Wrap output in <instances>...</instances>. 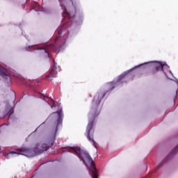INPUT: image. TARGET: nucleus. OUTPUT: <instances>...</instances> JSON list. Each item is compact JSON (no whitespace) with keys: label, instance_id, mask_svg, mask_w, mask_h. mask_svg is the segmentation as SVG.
<instances>
[{"label":"nucleus","instance_id":"1","mask_svg":"<svg viewBox=\"0 0 178 178\" xmlns=\"http://www.w3.org/2000/svg\"><path fill=\"white\" fill-rule=\"evenodd\" d=\"M106 93L99 92L95 95L92 101V106L88 113V123L86 127V136L90 143H95L94 140V123L95 119L99 116L101 111L98 109V105L101 104V101L105 97Z\"/></svg>","mask_w":178,"mask_h":178},{"label":"nucleus","instance_id":"2","mask_svg":"<svg viewBox=\"0 0 178 178\" xmlns=\"http://www.w3.org/2000/svg\"><path fill=\"white\" fill-rule=\"evenodd\" d=\"M71 152L76 154L78 158L81 159L85 165L90 164V170L92 172V177L98 178V171H97V168H95V163L88 152L85 150H81L80 147H72Z\"/></svg>","mask_w":178,"mask_h":178},{"label":"nucleus","instance_id":"3","mask_svg":"<svg viewBox=\"0 0 178 178\" xmlns=\"http://www.w3.org/2000/svg\"><path fill=\"white\" fill-rule=\"evenodd\" d=\"M56 137V135L54 134L53 136L44 138L40 142L35 143L33 147V152L35 155H40V154L48 151V149H49V148H51L55 143Z\"/></svg>","mask_w":178,"mask_h":178},{"label":"nucleus","instance_id":"4","mask_svg":"<svg viewBox=\"0 0 178 178\" xmlns=\"http://www.w3.org/2000/svg\"><path fill=\"white\" fill-rule=\"evenodd\" d=\"M15 154V155H24V156H32L33 154H31V149H18V150H10L9 152L7 153V156Z\"/></svg>","mask_w":178,"mask_h":178},{"label":"nucleus","instance_id":"5","mask_svg":"<svg viewBox=\"0 0 178 178\" xmlns=\"http://www.w3.org/2000/svg\"><path fill=\"white\" fill-rule=\"evenodd\" d=\"M63 16L65 19H66V17H68V19H73V17L76 16V8L73 6L68 9L65 8Z\"/></svg>","mask_w":178,"mask_h":178},{"label":"nucleus","instance_id":"6","mask_svg":"<svg viewBox=\"0 0 178 178\" xmlns=\"http://www.w3.org/2000/svg\"><path fill=\"white\" fill-rule=\"evenodd\" d=\"M163 66H165V65L161 62L156 63L154 67L149 71V74L153 76V74H156L158 72H163Z\"/></svg>","mask_w":178,"mask_h":178},{"label":"nucleus","instance_id":"7","mask_svg":"<svg viewBox=\"0 0 178 178\" xmlns=\"http://www.w3.org/2000/svg\"><path fill=\"white\" fill-rule=\"evenodd\" d=\"M38 49L39 50V54H49V52H54V51H55V45L54 44L46 45L44 47H40Z\"/></svg>","mask_w":178,"mask_h":178},{"label":"nucleus","instance_id":"8","mask_svg":"<svg viewBox=\"0 0 178 178\" xmlns=\"http://www.w3.org/2000/svg\"><path fill=\"white\" fill-rule=\"evenodd\" d=\"M53 115H55L56 116H57V120L55 123L56 124V131H58V126H59V124H62V122H63V114L62 113V109L53 113Z\"/></svg>","mask_w":178,"mask_h":178},{"label":"nucleus","instance_id":"9","mask_svg":"<svg viewBox=\"0 0 178 178\" xmlns=\"http://www.w3.org/2000/svg\"><path fill=\"white\" fill-rule=\"evenodd\" d=\"M57 74H58V71H56V63L55 62V60H54L53 68L51 70L49 74H48L46 76V79H54L56 77Z\"/></svg>","mask_w":178,"mask_h":178},{"label":"nucleus","instance_id":"10","mask_svg":"<svg viewBox=\"0 0 178 178\" xmlns=\"http://www.w3.org/2000/svg\"><path fill=\"white\" fill-rule=\"evenodd\" d=\"M0 76L6 81L7 83H10V76L6 74V69L0 68Z\"/></svg>","mask_w":178,"mask_h":178},{"label":"nucleus","instance_id":"11","mask_svg":"<svg viewBox=\"0 0 178 178\" xmlns=\"http://www.w3.org/2000/svg\"><path fill=\"white\" fill-rule=\"evenodd\" d=\"M67 26H69V22H66L64 25L58 29V33L59 35H60V34H62V33H63L65 30H66Z\"/></svg>","mask_w":178,"mask_h":178},{"label":"nucleus","instance_id":"12","mask_svg":"<svg viewBox=\"0 0 178 178\" xmlns=\"http://www.w3.org/2000/svg\"><path fill=\"white\" fill-rule=\"evenodd\" d=\"M51 104L52 105H51ZM51 104H49L51 108H56V106H59V103L57 102H55L54 99H51Z\"/></svg>","mask_w":178,"mask_h":178},{"label":"nucleus","instance_id":"13","mask_svg":"<svg viewBox=\"0 0 178 178\" xmlns=\"http://www.w3.org/2000/svg\"><path fill=\"white\" fill-rule=\"evenodd\" d=\"M107 86L109 90H113L116 86V83L115 82H110L107 84Z\"/></svg>","mask_w":178,"mask_h":178},{"label":"nucleus","instance_id":"14","mask_svg":"<svg viewBox=\"0 0 178 178\" xmlns=\"http://www.w3.org/2000/svg\"><path fill=\"white\" fill-rule=\"evenodd\" d=\"M13 108H10V111L7 113V115H8L9 118H10V115H13Z\"/></svg>","mask_w":178,"mask_h":178},{"label":"nucleus","instance_id":"15","mask_svg":"<svg viewBox=\"0 0 178 178\" xmlns=\"http://www.w3.org/2000/svg\"><path fill=\"white\" fill-rule=\"evenodd\" d=\"M178 152V145L176 146L172 151V154H177Z\"/></svg>","mask_w":178,"mask_h":178},{"label":"nucleus","instance_id":"16","mask_svg":"<svg viewBox=\"0 0 178 178\" xmlns=\"http://www.w3.org/2000/svg\"><path fill=\"white\" fill-rule=\"evenodd\" d=\"M122 79H124V75L120 76V80H122Z\"/></svg>","mask_w":178,"mask_h":178},{"label":"nucleus","instance_id":"17","mask_svg":"<svg viewBox=\"0 0 178 178\" xmlns=\"http://www.w3.org/2000/svg\"><path fill=\"white\" fill-rule=\"evenodd\" d=\"M62 1H63V0H59V2H62Z\"/></svg>","mask_w":178,"mask_h":178}]
</instances>
